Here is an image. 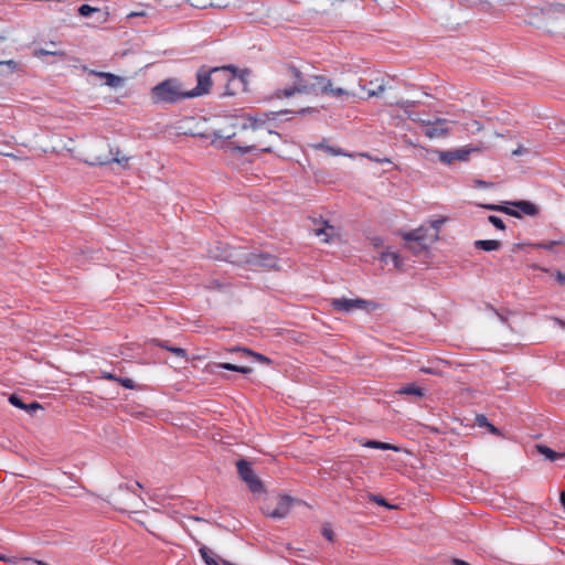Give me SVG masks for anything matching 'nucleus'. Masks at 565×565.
Wrapping results in <instances>:
<instances>
[{
  "label": "nucleus",
  "mask_w": 565,
  "mask_h": 565,
  "mask_svg": "<svg viewBox=\"0 0 565 565\" xmlns=\"http://www.w3.org/2000/svg\"><path fill=\"white\" fill-rule=\"evenodd\" d=\"M277 137L278 134L269 129L265 119L248 115L239 132L233 135L230 146L241 153L270 152L273 150L271 140Z\"/></svg>",
  "instance_id": "f257e3e1"
},
{
  "label": "nucleus",
  "mask_w": 565,
  "mask_h": 565,
  "mask_svg": "<svg viewBox=\"0 0 565 565\" xmlns=\"http://www.w3.org/2000/svg\"><path fill=\"white\" fill-rule=\"evenodd\" d=\"M281 76L284 81L289 83L290 85H286L285 87L277 88L274 92V97L277 99H285L295 96L296 94L300 95H310L313 96L317 88V76L312 75L309 79L303 77L302 72L292 64H288L281 72Z\"/></svg>",
  "instance_id": "f03ea898"
},
{
  "label": "nucleus",
  "mask_w": 565,
  "mask_h": 565,
  "mask_svg": "<svg viewBox=\"0 0 565 565\" xmlns=\"http://www.w3.org/2000/svg\"><path fill=\"white\" fill-rule=\"evenodd\" d=\"M150 97L154 104H174L189 98V94L179 79L168 78L151 88Z\"/></svg>",
  "instance_id": "7ed1b4c3"
},
{
  "label": "nucleus",
  "mask_w": 565,
  "mask_h": 565,
  "mask_svg": "<svg viewBox=\"0 0 565 565\" xmlns=\"http://www.w3.org/2000/svg\"><path fill=\"white\" fill-rule=\"evenodd\" d=\"M224 259L236 265L246 264L252 268H275L277 265V260L273 255L246 253L241 247L228 248Z\"/></svg>",
  "instance_id": "20e7f679"
},
{
  "label": "nucleus",
  "mask_w": 565,
  "mask_h": 565,
  "mask_svg": "<svg viewBox=\"0 0 565 565\" xmlns=\"http://www.w3.org/2000/svg\"><path fill=\"white\" fill-rule=\"evenodd\" d=\"M565 17V4L550 3L527 13L526 22L535 26H548L553 21Z\"/></svg>",
  "instance_id": "39448f33"
},
{
  "label": "nucleus",
  "mask_w": 565,
  "mask_h": 565,
  "mask_svg": "<svg viewBox=\"0 0 565 565\" xmlns=\"http://www.w3.org/2000/svg\"><path fill=\"white\" fill-rule=\"evenodd\" d=\"M128 161V157L120 156V151L118 149L114 150L107 142H102L99 145L98 154L85 160V162L89 166H105L116 162L121 167H126Z\"/></svg>",
  "instance_id": "423d86ee"
},
{
  "label": "nucleus",
  "mask_w": 565,
  "mask_h": 565,
  "mask_svg": "<svg viewBox=\"0 0 565 565\" xmlns=\"http://www.w3.org/2000/svg\"><path fill=\"white\" fill-rule=\"evenodd\" d=\"M317 88L313 96L327 95L339 100H347L354 97L355 94L348 88L337 87L333 82L326 76H317Z\"/></svg>",
  "instance_id": "0eeeda50"
},
{
  "label": "nucleus",
  "mask_w": 565,
  "mask_h": 565,
  "mask_svg": "<svg viewBox=\"0 0 565 565\" xmlns=\"http://www.w3.org/2000/svg\"><path fill=\"white\" fill-rule=\"evenodd\" d=\"M226 71L234 72V67L233 66H226V67H222V68L215 67L211 72L200 70L196 74L198 85L192 89H188L189 98L199 97V96L210 93V89L212 87L211 74L216 73V72H226Z\"/></svg>",
  "instance_id": "6e6552de"
},
{
  "label": "nucleus",
  "mask_w": 565,
  "mask_h": 565,
  "mask_svg": "<svg viewBox=\"0 0 565 565\" xmlns=\"http://www.w3.org/2000/svg\"><path fill=\"white\" fill-rule=\"evenodd\" d=\"M479 151V148L463 147L456 150H434L440 162L450 166L455 161H468L472 152Z\"/></svg>",
  "instance_id": "1a4fd4ad"
},
{
  "label": "nucleus",
  "mask_w": 565,
  "mask_h": 565,
  "mask_svg": "<svg viewBox=\"0 0 565 565\" xmlns=\"http://www.w3.org/2000/svg\"><path fill=\"white\" fill-rule=\"evenodd\" d=\"M236 467L239 478L247 483L252 492H260L263 490V483L248 461L241 459L236 462Z\"/></svg>",
  "instance_id": "9d476101"
},
{
  "label": "nucleus",
  "mask_w": 565,
  "mask_h": 565,
  "mask_svg": "<svg viewBox=\"0 0 565 565\" xmlns=\"http://www.w3.org/2000/svg\"><path fill=\"white\" fill-rule=\"evenodd\" d=\"M292 501V498L289 495H280L277 498L275 507H271V504L267 502L262 507V511L266 516L273 519H282L288 515Z\"/></svg>",
  "instance_id": "9b49d317"
},
{
  "label": "nucleus",
  "mask_w": 565,
  "mask_h": 565,
  "mask_svg": "<svg viewBox=\"0 0 565 565\" xmlns=\"http://www.w3.org/2000/svg\"><path fill=\"white\" fill-rule=\"evenodd\" d=\"M449 120L446 118H436L435 120L423 121L426 126L425 136L429 139L444 138L449 134Z\"/></svg>",
  "instance_id": "f8f14e48"
},
{
  "label": "nucleus",
  "mask_w": 565,
  "mask_h": 565,
  "mask_svg": "<svg viewBox=\"0 0 565 565\" xmlns=\"http://www.w3.org/2000/svg\"><path fill=\"white\" fill-rule=\"evenodd\" d=\"M313 224L316 226L313 228L315 235L321 237L323 243H330L340 235L338 228L324 220L315 218Z\"/></svg>",
  "instance_id": "ddd939ff"
},
{
  "label": "nucleus",
  "mask_w": 565,
  "mask_h": 565,
  "mask_svg": "<svg viewBox=\"0 0 565 565\" xmlns=\"http://www.w3.org/2000/svg\"><path fill=\"white\" fill-rule=\"evenodd\" d=\"M331 305L337 311L350 312L354 309L365 308L367 301L363 299L335 298L331 300Z\"/></svg>",
  "instance_id": "4468645a"
},
{
  "label": "nucleus",
  "mask_w": 565,
  "mask_h": 565,
  "mask_svg": "<svg viewBox=\"0 0 565 565\" xmlns=\"http://www.w3.org/2000/svg\"><path fill=\"white\" fill-rule=\"evenodd\" d=\"M512 206L516 207V212L521 214V216L529 215V216H536L540 213V209L530 201H515L511 203Z\"/></svg>",
  "instance_id": "2eb2a0df"
},
{
  "label": "nucleus",
  "mask_w": 565,
  "mask_h": 565,
  "mask_svg": "<svg viewBox=\"0 0 565 565\" xmlns=\"http://www.w3.org/2000/svg\"><path fill=\"white\" fill-rule=\"evenodd\" d=\"M427 237V230L424 226L412 230L405 234H403V238L407 242H416L420 244L422 247H426L425 242Z\"/></svg>",
  "instance_id": "dca6fc26"
},
{
  "label": "nucleus",
  "mask_w": 565,
  "mask_h": 565,
  "mask_svg": "<svg viewBox=\"0 0 565 565\" xmlns=\"http://www.w3.org/2000/svg\"><path fill=\"white\" fill-rule=\"evenodd\" d=\"M35 56L53 55V56H65V53L60 49V44L55 41H51L45 44L44 47L34 51Z\"/></svg>",
  "instance_id": "f3484780"
},
{
  "label": "nucleus",
  "mask_w": 565,
  "mask_h": 565,
  "mask_svg": "<svg viewBox=\"0 0 565 565\" xmlns=\"http://www.w3.org/2000/svg\"><path fill=\"white\" fill-rule=\"evenodd\" d=\"M78 13L82 17H88L92 13H97L99 15L98 17V21L100 23H106L108 21V17H109V12L107 10L106 11H102V9L92 7L89 4H82L78 8Z\"/></svg>",
  "instance_id": "a211bd4d"
},
{
  "label": "nucleus",
  "mask_w": 565,
  "mask_h": 565,
  "mask_svg": "<svg viewBox=\"0 0 565 565\" xmlns=\"http://www.w3.org/2000/svg\"><path fill=\"white\" fill-rule=\"evenodd\" d=\"M92 74L100 78H104L106 81L105 84L109 87H119L124 83L122 77L115 75L113 73L92 71Z\"/></svg>",
  "instance_id": "6ab92c4d"
},
{
  "label": "nucleus",
  "mask_w": 565,
  "mask_h": 565,
  "mask_svg": "<svg viewBox=\"0 0 565 565\" xmlns=\"http://www.w3.org/2000/svg\"><path fill=\"white\" fill-rule=\"evenodd\" d=\"M535 449L537 450L539 454L543 455L550 461H555L557 459L565 457L564 452H556L545 445H535Z\"/></svg>",
  "instance_id": "aec40b11"
},
{
  "label": "nucleus",
  "mask_w": 565,
  "mask_h": 565,
  "mask_svg": "<svg viewBox=\"0 0 565 565\" xmlns=\"http://www.w3.org/2000/svg\"><path fill=\"white\" fill-rule=\"evenodd\" d=\"M153 344L173 353L174 355L179 356V358H182V359H188V353L184 349L182 348H178V347H171L168 344V342L166 341H161V340H157V339H153L151 341Z\"/></svg>",
  "instance_id": "412c9836"
},
{
  "label": "nucleus",
  "mask_w": 565,
  "mask_h": 565,
  "mask_svg": "<svg viewBox=\"0 0 565 565\" xmlns=\"http://www.w3.org/2000/svg\"><path fill=\"white\" fill-rule=\"evenodd\" d=\"M475 246L478 249L484 252L498 250L501 247L500 241L497 239H479L475 242Z\"/></svg>",
  "instance_id": "4be33fe9"
},
{
  "label": "nucleus",
  "mask_w": 565,
  "mask_h": 565,
  "mask_svg": "<svg viewBox=\"0 0 565 565\" xmlns=\"http://www.w3.org/2000/svg\"><path fill=\"white\" fill-rule=\"evenodd\" d=\"M363 446H365L367 448H374V449H381V450H393V451H397V452L401 451L399 447L388 444V443L379 441V440H367L365 444H363Z\"/></svg>",
  "instance_id": "5701e85b"
},
{
  "label": "nucleus",
  "mask_w": 565,
  "mask_h": 565,
  "mask_svg": "<svg viewBox=\"0 0 565 565\" xmlns=\"http://www.w3.org/2000/svg\"><path fill=\"white\" fill-rule=\"evenodd\" d=\"M483 209L486 210H489V211H498V212H503L510 216H513V217H518L520 218L521 217V214L519 212H516L514 209H510L508 206H503V205H498V204H483L481 205Z\"/></svg>",
  "instance_id": "b1692460"
},
{
  "label": "nucleus",
  "mask_w": 565,
  "mask_h": 565,
  "mask_svg": "<svg viewBox=\"0 0 565 565\" xmlns=\"http://www.w3.org/2000/svg\"><path fill=\"white\" fill-rule=\"evenodd\" d=\"M476 424L479 426V427H486L488 428V430L495 435V436H501V431L494 426L492 425L491 423L488 422V418L484 416V415H477L476 417Z\"/></svg>",
  "instance_id": "393cba45"
},
{
  "label": "nucleus",
  "mask_w": 565,
  "mask_h": 565,
  "mask_svg": "<svg viewBox=\"0 0 565 565\" xmlns=\"http://www.w3.org/2000/svg\"><path fill=\"white\" fill-rule=\"evenodd\" d=\"M397 393L405 394V395H415L417 397H423L425 395L424 390L418 387L415 384L406 385V386L399 388Z\"/></svg>",
  "instance_id": "a878e982"
},
{
  "label": "nucleus",
  "mask_w": 565,
  "mask_h": 565,
  "mask_svg": "<svg viewBox=\"0 0 565 565\" xmlns=\"http://www.w3.org/2000/svg\"><path fill=\"white\" fill-rule=\"evenodd\" d=\"M199 552L207 565H218V561L214 556V553L211 550H209L206 546H204V545L201 546Z\"/></svg>",
  "instance_id": "bb28decb"
},
{
  "label": "nucleus",
  "mask_w": 565,
  "mask_h": 565,
  "mask_svg": "<svg viewBox=\"0 0 565 565\" xmlns=\"http://www.w3.org/2000/svg\"><path fill=\"white\" fill-rule=\"evenodd\" d=\"M217 366L224 370L234 371L243 374H249L253 371L252 367L249 366H239L232 363H220L217 364Z\"/></svg>",
  "instance_id": "cd10ccee"
},
{
  "label": "nucleus",
  "mask_w": 565,
  "mask_h": 565,
  "mask_svg": "<svg viewBox=\"0 0 565 565\" xmlns=\"http://www.w3.org/2000/svg\"><path fill=\"white\" fill-rule=\"evenodd\" d=\"M316 148L318 149H323L326 150L327 152H329L330 154L332 156H345V157H352V154L350 153H347L345 151H343L341 148H334V147H331V146H327L324 143H319L318 146H316Z\"/></svg>",
  "instance_id": "c85d7f7f"
},
{
  "label": "nucleus",
  "mask_w": 565,
  "mask_h": 565,
  "mask_svg": "<svg viewBox=\"0 0 565 565\" xmlns=\"http://www.w3.org/2000/svg\"><path fill=\"white\" fill-rule=\"evenodd\" d=\"M232 351H241V352H243L245 355H252V356H254L256 360H258V361H260V362H264V363H269V362H270V360H269L267 356H265V355H263V354H259V353H255V352H253V351H250V350H248V349L235 348V349H233Z\"/></svg>",
  "instance_id": "c756f323"
},
{
  "label": "nucleus",
  "mask_w": 565,
  "mask_h": 565,
  "mask_svg": "<svg viewBox=\"0 0 565 565\" xmlns=\"http://www.w3.org/2000/svg\"><path fill=\"white\" fill-rule=\"evenodd\" d=\"M488 220H489V222H490V223H491L495 228H498V230H500V231L505 230V224H504V222H503L500 217H498V216H495V215H490V216L488 217Z\"/></svg>",
  "instance_id": "7c9ffc66"
},
{
  "label": "nucleus",
  "mask_w": 565,
  "mask_h": 565,
  "mask_svg": "<svg viewBox=\"0 0 565 565\" xmlns=\"http://www.w3.org/2000/svg\"><path fill=\"white\" fill-rule=\"evenodd\" d=\"M385 90V85L383 83L374 86V88H371L369 89L367 92V96L369 97H374V96H380L381 94H383Z\"/></svg>",
  "instance_id": "2f4dec72"
},
{
  "label": "nucleus",
  "mask_w": 565,
  "mask_h": 565,
  "mask_svg": "<svg viewBox=\"0 0 565 565\" xmlns=\"http://www.w3.org/2000/svg\"><path fill=\"white\" fill-rule=\"evenodd\" d=\"M558 244H559V242H557V241L542 242V243L536 244V247L546 249V250H553L554 246H556Z\"/></svg>",
  "instance_id": "473e14b6"
},
{
  "label": "nucleus",
  "mask_w": 565,
  "mask_h": 565,
  "mask_svg": "<svg viewBox=\"0 0 565 565\" xmlns=\"http://www.w3.org/2000/svg\"><path fill=\"white\" fill-rule=\"evenodd\" d=\"M10 403L12 405H14L15 407L18 408H21V409H26V404H24L21 398H19L18 396L15 395H11L10 398H9Z\"/></svg>",
  "instance_id": "72a5a7b5"
},
{
  "label": "nucleus",
  "mask_w": 565,
  "mask_h": 565,
  "mask_svg": "<svg viewBox=\"0 0 565 565\" xmlns=\"http://www.w3.org/2000/svg\"><path fill=\"white\" fill-rule=\"evenodd\" d=\"M117 382L122 385L124 387L126 388H129V390H132L135 388V383L131 379H127V377H118Z\"/></svg>",
  "instance_id": "f704fd0d"
},
{
  "label": "nucleus",
  "mask_w": 565,
  "mask_h": 565,
  "mask_svg": "<svg viewBox=\"0 0 565 565\" xmlns=\"http://www.w3.org/2000/svg\"><path fill=\"white\" fill-rule=\"evenodd\" d=\"M322 535L329 541V542H333L334 541V532L332 531V529L329 526V525H326L323 526L322 529Z\"/></svg>",
  "instance_id": "c9c22d12"
},
{
  "label": "nucleus",
  "mask_w": 565,
  "mask_h": 565,
  "mask_svg": "<svg viewBox=\"0 0 565 565\" xmlns=\"http://www.w3.org/2000/svg\"><path fill=\"white\" fill-rule=\"evenodd\" d=\"M445 218H439L430 222L431 227L435 230V238L438 237L440 226L445 223Z\"/></svg>",
  "instance_id": "e433bc0d"
},
{
  "label": "nucleus",
  "mask_w": 565,
  "mask_h": 565,
  "mask_svg": "<svg viewBox=\"0 0 565 565\" xmlns=\"http://www.w3.org/2000/svg\"><path fill=\"white\" fill-rule=\"evenodd\" d=\"M8 67L9 72L12 73L17 70V63L13 60L0 61V67Z\"/></svg>",
  "instance_id": "4c0bfd02"
},
{
  "label": "nucleus",
  "mask_w": 565,
  "mask_h": 565,
  "mask_svg": "<svg viewBox=\"0 0 565 565\" xmlns=\"http://www.w3.org/2000/svg\"><path fill=\"white\" fill-rule=\"evenodd\" d=\"M372 501L376 502L379 505L386 507L388 509H392L393 507L386 502V500L379 495H373Z\"/></svg>",
  "instance_id": "58836bf2"
},
{
  "label": "nucleus",
  "mask_w": 565,
  "mask_h": 565,
  "mask_svg": "<svg viewBox=\"0 0 565 565\" xmlns=\"http://www.w3.org/2000/svg\"><path fill=\"white\" fill-rule=\"evenodd\" d=\"M406 114L408 116V118L415 122H419L423 125V121H425L424 119H422L418 115V113H415V111H407L406 110Z\"/></svg>",
  "instance_id": "ea45409f"
},
{
  "label": "nucleus",
  "mask_w": 565,
  "mask_h": 565,
  "mask_svg": "<svg viewBox=\"0 0 565 565\" xmlns=\"http://www.w3.org/2000/svg\"><path fill=\"white\" fill-rule=\"evenodd\" d=\"M100 379L117 382L118 376H116L115 374H113V373H110V372L103 371V372L100 373Z\"/></svg>",
  "instance_id": "a19ab883"
},
{
  "label": "nucleus",
  "mask_w": 565,
  "mask_h": 565,
  "mask_svg": "<svg viewBox=\"0 0 565 565\" xmlns=\"http://www.w3.org/2000/svg\"><path fill=\"white\" fill-rule=\"evenodd\" d=\"M555 278L558 284L565 285V271L556 270Z\"/></svg>",
  "instance_id": "79ce46f5"
},
{
  "label": "nucleus",
  "mask_w": 565,
  "mask_h": 565,
  "mask_svg": "<svg viewBox=\"0 0 565 565\" xmlns=\"http://www.w3.org/2000/svg\"><path fill=\"white\" fill-rule=\"evenodd\" d=\"M422 373H425V374H433V375H437L438 373L431 369V367H426V366H423L420 367L419 370Z\"/></svg>",
  "instance_id": "37998d69"
},
{
  "label": "nucleus",
  "mask_w": 565,
  "mask_h": 565,
  "mask_svg": "<svg viewBox=\"0 0 565 565\" xmlns=\"http://www.w3.org/2000/svg\"><path fill=\"white\" fill-rule=\"evenodd\" d=\"M146 15H147V13L145 11H132L127 15V18L146 17Z\"/></svg>",
  "instance_id": "c03bdc74"
},
{
  "label": "nucleus",
  "mask_w": 565,
  "mask_h": 565,
  "mask_svg": "<svg viewBox=\"0 0 565 565\" xmlns=\"http://www.w3.org/2000/svg\"><path fill=\"white\" fill-rule=\"evenodd\" d=\"M298 113L303 115V114L318 113V110L316 108L307 107V108L300 109Z\"/></svg>",
  "instance_id": "a18cd8bd"
},
{
  "label": "nucleus",
  "mask_w": 565,
  "mask_h": 565,
  "mask_svg": "<svg viewBox=\"0 0 565 565\" xmlns=\"http://www.w3.org/2000/svg\"><path fill=\"white\" fill-rule=\"evenodd\" d=\"M39 408H41L40 404L34 402V403H32L30 405H26V409L25 411L31 412V411H35V409H39Z\"/></svg>",
  "instance_id": "49530a36"
},
{
  "label": "nucleus",
  "mask_w": 565,
  "mask_h": 565,
  "mask_svg": "<svg viewBox=\"0 0 565 565\" xmlns=\"http://www.w3.org/2000/svg\"><path fill=\"white\" fill-rule=\"evenodd\" d=\"M397 105L404 109H407L408 107L413 106V102L406 100L403 103H397Z\"/></svg>",
  "instance_id": "de8ad7c7"
},
{
  "label": "nucleus",
  "mask_w": 565,
  "mask_h": 565,
  "mask_svg": "<svg viewBox=\"0 0 565 565\" xmlns=\"http://www.w3.org/2000/svg\"><path fill=\"white\" fill-rule=\"evenodd\" d=\"M452 564H454V565H471V564H469V563H467L466 561L460 559V558H454V559H452Z\"/></svg>",
  "instance_id": "09e8293b"
},
{
  "label": "nucleus",
  "mask_w": 565,
  "mask_h": 565,
  "mask_svg": "<svg viewBox=\"0 0 565 565\" xmlns=\"http://www.w3.org/2000/svg\"><path fill=\"white\" fill-rule=\"evenodd\" d=\"M554 322H555L558 327H561V328L565 329V321H564V320H562V319H559V318H554Z\"/></svg>",
  "instance_id": "8fccbe9b"
},
{
  "label": "nucleus",
  "mask_w": 565,
  "mask_h": 565,
  "mask_svg": "<svg viewBox=\"0 0 565 565\" xmlns=\"http://www.w3.org/2000/svg\"><path fill=\"white\" fill-rule=\"evenodd\" d=\"M559 502H561L562 507L565 510V491L561 492V494H559Z\"/></svg>",
  "instance_id": "3c124183"
},
{
  "label": "nucleus",
  "mask_w": 565,
  "mask_h": 565,
  "mask_svg": "<svg viewBox=\"0 0 565 565\" xmlns=\"http://www.w3.org/2000/svg\"><path fill=\"white\" fill-rule=\"evenodd\" d=\"M524 152V149L520 146L518 149L513 150V156H520Z\"/></svg>",
  "instance_id": "603ef678"
},
{
  "label": "nucleus",
  "mask_w": 565,
  "mask_h": 565,
  "mask_svg": "<svg viewBox=\"0 0 565 565\" xmlns=\"http://www.w3.org/2000/svg\"><path fill=\"white\" fill-rule=\"evenodd\" d=\"M476 185L479 186V188H483V186H488V183L486 181H482V180H477L476 181Z\"/></svg>",
  "instance_id": "864d4df0"
},
{
  "label": "nucleus",
  "mask_w": 565,
  "mask_h": 565,
  "mask_svg": "<svg viewBox=\"0 0 565 565\" xmlns=\"http://www.w3.org/2000/svg\"><path fill=\"white\" fill-rule=\"evenodd\" d=\"M392 259L394 260L395 266H398L399 259L397 254H391Z\"/></svg>",
  "instance_id": "5fc2aeb1"
},
{
  "label": "nucleus",
  "mask_w": 565,
  "mask_h": 565,
  "mask_svg": "<svg viewBox=\"0 0 565 565\" xmlns=\"http://www.w3.org/2000/svg\"><path fill=\"white\" fill-rule=\"evenodd\" d=\"M0 561H3V562H13V559H12V558H9V557H7V556H4V555H1V554H0Z\"/></svg>",
  "instance_id": "6e6d98bb"
},
{
  "label": "nucleus",
  "mask_w": 565,
  "mask_h": 565,
  "mask_svg": "<svg viewBox=\"0 0 565 565\" xmlns=\"http://www.w3.org/2000/svg\"><path fill=\"white\" fill-rule=\"evenodd\" d=\"M3 154H4V156H8V157H10V158H12V159H15V160H17V159H19V158H18L15 154H13V153H3Z\"/></svg>",
  "instance_id": "4d7b16f0"
},
{
  "label": "nucleus",
  "mask_w": 565,
  "mask_h": 565,
  "mask_svg": "<svg viewBox=\"0 0 565 565\" xmlns=\"http://www.w3.org/2000/svg\"><path fill=\"white\" fill-rule=\"evenodd\" d=\"M136 487H138V488H140V489L142 488V486H141V483H140V482H136Z\"/></svg>",
  "instance_id": "13d9d810"
}]
</instances>
